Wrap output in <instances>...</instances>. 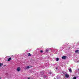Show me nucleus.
Masks as SVG:
<instances>
[{"instance_id":"nucleus-1","label":"nucleus","mask_w":79,"mask_h":79,"mask_svg":"<svg viewBox=\"0 0 79 79\" xmlns=\"http://www.w3.org/2000/svg\"><path fill=\"white\" fill-rule=\"evenodd\" d=\"M62 59H63V60H66V56H64L62 57Z\"/></svg>"},{"instance_id":"nucleus-2","label":"nucleus","mask_w":79,"mask_h":79,"mask_svg":"<svg viewBox=\"0 0 79 79\" xmlns=\"http://www.w3.org/2000/svg\"><path fill=\"white\" fill-rule=\"evenodd\" d=\"M31 67V66H27V67L25 68L26 69H29V68Z\"/></svg>"},{"instance_id":"nucleus-3","label":"nucleus","mask_w":79,"mask_h":79,"mask_svg":"<svg viewBox=\"0 0 79 79\" xmlns=\"http://www.w3.org/2000/svg\"><path fill=\"white\" fill-rule=\"evenodd\" d=\"M20 70H21V69L20 67L17 68V71H20Z\"/></svg>"},{"instance_id":"nucleus-4","label":"nucleus","mask_w":79,"mask_h":79,"mask_svg":"<svg viewBox=\"0 0 79 79\" xmlns=\"http://www.w3.org/2000/svg\"><path fill=\"white\" fill-rule=\"evenodd\" d=\"M65 77H66L68 78L69 77V75L67 74H65Z\"/></svg>"},{"instance_id":"nucleus-5","label":"nucleus","mask_w":79,"mask_h":79,"mask_svg":"<svg viewBox=\"0 0 79 79\" xmlns=\"http://www.w3.org/2000/svg\"><path fill=\"white\" fill-rule=\"evenodd\" d=\"M11 60V57H10L8 59V61H10V60Z\"/></svg>"},{"instance_id":"nucleus-6","label":"nucleus","mask_w":79,"mask_h":79,"mask_svg":"<svg viewBox=\"0 0 79 79\" xmlns=\"http://www.w3.org/2000/svg\"><path fill=\"white\" fill-rule=\"evenodd\" d=\"M56 61H58V60H59V58L57 57L56 58Z\"/></svg>"},{"instance_id":"nucleus-7","label":"nucleus","mask_w":79,"mask_h":79,"mask_svg":"<svg viewBox=\"0 0 79 79\" xmlns=\"http://www.w3.org/2000/svg\"><path fill=\"white\" fill-rule=\"evenodd\" d=\"M75 52V53H79V50H76Z\"/></svg>"},{"instance_id":"nucleus-8","label":"nucleus","mask_w":79,"mask_h":79,"mask_svg":"<svg viewBox=\"0 0 79 79\" xmlns=\"http://www.w3.org/2000/svg\"><path fill=\"white\" fill-rule=\"evenodd\" d=\"M69 72L70 73L72 72V70L71 69H69Z\"/></svg>"},{"instance_id":"nucleus-9","label":"nucleus","mask_w":79,"mask_h":79,"mask_svg":"<svg viewBox=\"0 0 79 79\" xmlns=\"http://www.w3.org/2000/svg\"><path fill=\"white\" fill-rule=\"evenodd\" d=\"M3 63H0V67L2 66H3Z\"/></svg>"},{"instance_id":"nucleus-10","label":"nucleus","mask_w":79,"mask_h":79,"mask_svg":"<svg viewBox=\"0 0 79 79\" xmlns=\"http://www.w3.org/2000/svg\"><path fill=\"white\" fill-rule=\"evenodd\" d=\"M28 56H31V54L30 53H29L28 54Z\"/></svg>"},{"instance_id":"nucleus-11","label":"nucleus","mask_w":79,"mask_h":79,"mask_svg":"<svg viewBox=\"0 0 79 79\" xmlns=\"http://www.w3.org/2000/svg\"><path fill=\"white\" fill-rule=\"evenodd\" d=\"M40 52L41 53H43V51H42V50L40 51Z\"/></svg>"},{"instance_id":"nucleus-12","label":"nucleus","mask_w":79,"mask_h":79,"mask_svg":"<svg viewBox=\"0 0 79 79\" xmlns=\"http://www.w3.org/2000/svg\"><path fill=\"white\" fill-rule=\"evenodd\" d=\"M48 50L47 49L46 50V52H48Z\"/></svg>"},{"instance_id":"nucleus-13","label":"nucleus","mask_w":79,"mask_h":79,"mask_svg":"<svg viewBox=\"0 0 79 79\" xmlns=\"http://www.w3.org/2000/svg\"><path fill=\"white\" fill-rule=\"evenodd\" d=\"M73 79H76V77H74Z\"/></svg>"},{"instance_id":"nucleus-14","label":"nucleus","mask_w":79,"mask_h":79,"mask_svg":"<svg viewBox=\"0 0 79 79\" xmlns=\"http://www.w3.org/2000/svg\"><path fill=\"white\" fill-rule=\"evenodd\" d=\"M50 74H52V72H50Z\"/></svg>"},{"instance_id":"nucleus-15","label":"nucleus","mask_w":79,"mask_h":79,"mask_svg":"<svg viewBox=\"0 0 79 79\" xmlns=\"http://www.w3.org/2000/svg\"><path fill=\"white\" fill-rule=\"evenodd\" d=\"M28 79H30V77H29Z\"/></svg>"},{"instance_id":"nucleus-16","label":"nucleus","mask_w":79,"mask_h":79,"mask_svg":"<svg viewBox=\"0 0 79 79\" xmlns=\"http://www.w3.org/2000/svg\"><path fill=\"white\" fill-rule=\"evenodd\" d=\"M4 66H6V65H4Z\"/></svg>"},{"instance_id":"nucleus-17","label":"nucleus","mask_w":79,"mask_h":79,"mask_svg":"<svg viewBox=\"0 0 79 79\" xmlns=\"http://www.w3.org/2000/svg\"><path fill=\"white\" fill-rule=\"evenodd\" d=\"M58 69V68H56V69Z\"/></svg>"},{"instance_id":"nucleus-18","label":"nucleus","mask_w":79,"mask_h":79,"mask_svg":"<svg viewBox=\"0 0 79 79\" xmlns=\"http://www.w3.org/2000/svg\"><path fill=\"white\" fill-rule=\"evenodd\" d=\"M0 79H1V77H0Z\"/></svg>"}]
</instances>
